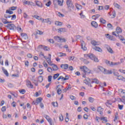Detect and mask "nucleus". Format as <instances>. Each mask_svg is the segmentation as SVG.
Segmentation results:
<instances>
[{
  "label": "nucleus",
  "instance_id": "nucleus-30",
  "mask_svg": "<svg viewBox=\"0 0 125 125\" xmlns=\"http://www.w3.org/2000/svg\"><path fill=\"white\" fill-rule=\"evenodd\" d=\"M56 89H57V93L59 94V95H60V94L62 93V89L60 88V87H58V88Z\"/></svg>",
  "mask_w": 125,
  "mask_h": 125
},
{
  "label": "nucleus",
  "instance_id": "nucleus-6",
  "mask_svg": "<svg viewBox=\"0 0 125 125\" xmlns=\"http://www.w3.org/2000/svg\"><path fill=\"white\" fill-rule=\"evenodd\" d=\"M81 43L82 49H83V50L84 51H85V50H87V48L85 47V42H84V41L81 40Z\"/></svg>",
  "mask_w": 125,
  "mask_h": 125
},
{
  "label": "nucleus",
  "instance_id": "nucleus-13",
  "mask_svg": "<svg viewBox=\"0 0 125 125\" xmlns=\"http://www.w3.org/2000/svg\"><path fill=\"white\" fill-rule=\"evenodd\" d=\"M61 68L63 69V70H67L69 68V65L68 64H63L61 65Z\"/></svg>",
  "mask_w": 125,
  "mask_h": 125
},
{
  "label": "nucleus",
  "instance_id": "nucleus-24",
  "mask_svg": "<svg viewBox=\"0 0 125 125\" xmlns=\"http://www.w3.org/2000/svg\"><path fill=\"white\" fill-rule=\"evenodd\" d=\"M2 70L4 74H5V75L7 77H8L9 74H8V72H7V70H6V69H4V67H2Z\"/></svg>",
  "mask_w": 125,
  "mask_h": 125
},
{
  "label": "nucleus",
  "instance_id": "nucleus-41",
  "mask_svg": "<svg viewBox=\"0 0 125 125\" xmlns=\"http://www.w3.org/2000/svg\"><path fill=\"white\" fill-rule=\"evenodd\" d=\"M59 77V73H57L54 75L53 76V79L54 80H56V79H57V78H58Z\"/></svg>",
  "mask_w": 125,
  "mask_h": 125
},
{
  "label": "nucleus",
  "instance_id": "nucleus-20",
  "mask_svg": "<svg viewBox=\"0 0 125 125\" xmlns=\"http://www.w3.org/2000/svg\"><path fill=\"white\" fill-rule=\"evenodd\" d=\"M36 5L39 6V7H42V3H41L40 1H35Z\"/></svg>",
  "mask_w": 125,
  "mask_h": 125
},
{
  "label": "nucleus",
  "instance_id": "nucleus-63",
  "mask_svg": "<svg viewBox=\"0 0 125 125\" xmlns=\"http://www.w3.org/2000/svg\"><path fill=\"white\" fill-rule=\"evenodd\" d=\"M119 100H120L121 102H122L123 103H125V98H124V99H119Z\"/></svg>",
  "mask_w": 125,
  "mask_h": 125
},
{
  "label": "nucleus",
  "instance_id": "nucleus-1",
  "mask_svg": "<svg viewBox=\"0 0 125 125\" xmlns=\"http://www.w3.org/2000/svg\"><path fill=\"white\" fill-rule=\"evenodd\" d=\"M84 83H85V84H87L90 87H92V84H93V83L98 84L99 83V81L96 78L90 79L88 78H86L84 80Z\"/></svg>",
  "mask_w": 125,
  "mask_h": 125
},
{
  "label": "nucleus",
  "instance_id": "nucleus-39",
  "mask_svg": "<svg viewBox=\"0 0 125 125\" xmlns=\"http://www.w3.org/2000/svg\"><path fill=\"white\" fill-rule=\"evenodd\" d=\"M27 83L28 86H29V87H31V88H33V85L31 83V82L27 81Z\"/></svg>",
  "mask_w": 125,
  "mask_h": 125
},
{
  "label": "nucleus",
  "instance_id": "nucleus-25",
  "mask_svg": "<svg viewBox=\"0 0 125 125\" xmlns=\"http://www.w3.org/2000/svg\"><path fill=\"white\" fill-rule=\"evenodd\" d=\"M62 24L63 23L59 21H56L55 22V25H56V26H62Z\"/></svg>",
  "mask_w": 125,
  "mask_h": 125
},
{
  "label": "nucleus",
  "instance_id": "nucleus-18",
  "mask_svg": "<svg viewBox=\"0 0 125 125\" xmlns=\"http://www.w3.org/2000/svg\"><path fill=\"white\" fill-rule=\"evenodd\" d=\"M91 25H92L93 27H94V28H97V27H98V24H97V22L95 21H92Z\"/></svg>",
  "mask_w": 125,
  "mask_h": 125
},
{
  "label": "nucleus",
  "instance_id": "nucleus-53",
  "mask_svg": "<svg viewBox=\"0 0 125 125\" xmlns=\"http://www.w3.org/2000/svg\"><path fill=\"white\" fill-rule=\"evenodd\" d=\"M57 16H59V17H64V15L61 14L60 12L57 13Z\"/></svg>",
  "mask_w": 125,
  "mask_h": 125
},
{
  "label": "nucleus",
  "instance_id": "nucleus-44",
  "mask_svg": "<svg viewBox=\"0 0 125 125\" xmlns=\"http://www.w3.org/2000/svg\"><path fill=\"white\" fill-rule=\"evenodd\" d=\"M2 21L4 24H8V21H7L6 20L4 19H2Z\"/></svg>",
  "mask_w": 125,
  "mask_h": 125
},
{
  "label": "nucleus",
  "instance_id": "nucleus-42",
  "mask_svg": "<svg viewBox=\"0 0 125 125\" xmlns=\"http://www.w3.org/2000/svg\"><path fill=\"white\" fill-rule=\"evenodd\" d=\"M60 42H67V40H66V39H65L64 38H61Z\"/></svg>",
  "mask_w": 125,
  "mask_h": 125
},
{
  "label": "nucleus",
  "instance_id": "nucleus-56",
  "mask_svg": "<svg viewBox=\"0 0 125 125\" xmlns=\"http://www.w3.org/2000/svg\"><path fill=\"white\" fill-rule=\"evenodd\" d=\"M24 63H25V66H26V67H28L29 66V61H25L24 62Z\"/></svg>",
  "mask_w": 125,
  "mask_h": 125
},
{
  "label": "nucleus",
  "instance_id": "nucleus-14",
  "mask_svg": "<svg viewBox=\"0 0 125 125\" xmlns=\"http://www.w3.org/2000/svg\"><path fill=\"white\" fill-rule=\"evenodd\" d=\"M116 79L117 80H118V81H123V82H125V78H124L122 76L119 75Z\"/></svg>",
  "mask_w": 125,
  "mask_h": 125
},
{
  "label": "nucleus",
  "instance_id": "nucleus-35",
  "mask_svg": "<svg viewBox=\"0 0 125 125\" xmlns=\"http://www.w3.org/2000/svg\"><path fill=\"white\" fill-rule=\"evenodd\" d=\"M105 63H106V64H107V65H108L109 66H112V62H110V61H108V60H106L105 62Z\"/></svg>",
  "mask_w": 125,
  "mask_h": 125
},
{
  "label": "nucleus",
  "instance_id": "nucleus-29",
  "mask_svg": "<svg viewBox=\"0 0 125 125\" xmlns=\"http://www.w3.org/2000/svg\"><path fill=\"white\" fill-rule=\"evenodd\" d=\"M61 38L59 36H55L54 37V39L55 40V41H57V42H60V40Z\"/></svg>",
  "mask_w": 125,
  "mask_h": 125
},
{
  "label": "nucleus",
  "instance_id": "nucleus-58",
  "mask_svg": "<svg viewBox=\"0 0 125 125\" xmlns=\"http://www.w3.org/2000/svg\"><path fill=\"white\" fill-rule=\"evenodd\" d=\"M112 16L113 17H112V18H115V17H116V11L115 10H114L112 12Z\"/></svg>",
  "mask_w": 125,
  "mask_h": 125
},
{
  "label": "nucleus",
  "instance_id": "nucleus-7",
  "mask_svg": "<svg viewBox=\"0 0 125 125\" xmlns=\"http://www.w3.org/2000/svg\"><path fill=\"white\" fill-rule=\"evenodd\" d=\"M49 57L46 58V57L44 56V59H46L47 60V62L48 64H51V54H48Z\"/></svg>",
  "mask_w": 125,
  "mask_h": 125
},
{
  "label": "nucleus",
  "instance_id": "nucleus-27",
  "mask_svg": "<svg viewBox=\"0 0 125 125\" xmlns=\"http://www.w3.org/2000/svg\"><path fill=\"white\" fill-rule=\"evenodd\" d=\"M98 69L101 71V72H103V73H104V71H105V68H103V67L101 66H98Z\"/></svg>",
  "mask_w": 125,
  "mask_h": 125
},
{
  "label": "nucleus",
  "instance_id": "nucleus-22",
  "mask_svg": "<svg viewBox=\"0 0 125 125\" xmlns=\"http://www.w3.org/2000/svg\"><path fill=\"white\" fill-rule=\"evenodd\" d=\"M106 48L107 49V51L109 52L110 53L113 54L114 53V52L113 51V49L110 47L109 46H107Z\"/></svg>",
  "mask_w": 125,
  "mask_h": 125
},
{
  "label": "nucleus",
  "instance_id": "nucleus-26",
  "mask_svg": "<svg viewBox=\"0 0 125 125\" xmlns=\"http://www.w3.org/2000/svg\"><path fill=\"white\" fill-rule=\"evenodd\" d=\"M42 100V99L41 97L38 98L36 99V103L38 104H39V103H41Z\"/></svg>",
  "mask_w": 125,
  "mask_h": 125
},
{
  "label": "nucleus",
  "instance_id": "nucleus-55",
  "mask_svg": "<svg viewBox=\"0 0 125 125\" xmlns=\"http://www.w3.org/2000/svg\"><path fill=\"white\" fill-rule=\"evenodd\" d=\"M36 19H37V20H40V21H42V17L37 16V17H36Z\"/></svg>",
  "mask_w": 125,
  "mask_h": 125
},
{
  "label": "nucleus",
  "instance_id": "nucleus-59",
  "mask_svg": "<svg viewBox=\"0 0 125 125\" xmlns=\"http://www.w3.org/2000/svg\"><path fill=\"white\" fill-rule=\"evenodd\" d=\"M47 71L49 73H52V68L51 67H48Z\"/></svg>",
  "mask_w": 125,
  "mask_h": 125
},
{
  "label": "nucleus",
  "instance_id": "nucleus-10",
  "mask_svg": "<svg viewBox=\"0 0 125 125\" xmlns=\"http://www.w3.org/2000/svg\"><path fill=\"white\" fill-rule=\"evenodd\" d=\"M58 33H67V29L65 28H60L58 29Z\"/></svg>",
  "mask_w": 125,
  "mask_h": 125
},
{
  "label": "nucleus",
  "instance_id": "nucleus-33",
  "mask_svg": "<svg viewBox=\"0 0 125 125\" xmlns=\"http://www.w3.org/2000/svg\"><path fill=\"white\" fill-rule=\"evenodd\" d=\"M42 81H43V77H42V76H39L38 77V82H39V83H42Z\"/></svg>",
  "mask_w": 125,
  "mask_h": 125
},
{
  "label": "nucleus",
  "instance_id": "nucleus-54",
  "mask_svg": "<svg viewBox=\"0 0 125 125\" xmlns=\"http://www.w3.org/2000/svg\"><path fill=\"white\" fill-rule=\"evenodd\" d=\"M43 49H44V50H45L46 51H48L49 48L47 47V46H44L43 47Z\"/></svg>",
  "mask_w": 125,
  "mask_h": 125
},
{
  "label": "nucleus",
  "instance_id": "nucleus-45",
  "mask_svg": "<svg viewBox=\"0 0 125 125\" xmlns=\"http://www.w3.org/2000/svg\"><path fill=\"white\" fill-rule=\"evenodd\" d=\"M52 80V76L50 75L48 77V81L49 82V83H50V82H51Z\"/></svg>",
  "mask_w": 125,
  "mask_h": 125
},
{
  "label": "nucleus",
  "instance_id": "nucleus-31",
  "mask_svg": "<svg viewBox=\"0 0 125 125\" xmlns=\"http://www.w3.org/2000/svg\"><path fill=\"white\" fill-rule=\"evenodd\" d=\"M63 48H65L66 51H68V52H71V50L69 49V46H68V45L65 44V45L63 46Z\"/></svg>",
  "mask_w": 125,
  "mask_h": 125
},
{
  "label": "nucleus",
  "instance_id": "nucleus-5",
  "mask_svg": "<svg viewBox=\"0 0 125 125\" xmlns=\"http://www.w3.org/2000/svg\"><path fill=\"white\" fill-rule=\"evenodd\" d=\"M119 93L120 94V96L121 97V99H124L125 98V90L123 89H120L119 90Z\"/></svg>",
  "mask_w": 125,
  "mask_h": 125
},
{
  "label": "nucleus",
  "instance_id": "nucleus-4",
  "mask_svg": "<svg viewBox=\"0 0 125 125\" xmlns=\"http://www.w3.org/2000/svg\"><path fill=\"white\" fill-rule=\"evenodd\" d=\"M84 57L86 58H90L91 60H94V62H99L98 59L95 57L93 54H89L84 55Z\"/></svg>",
  "mask_w": 125,
  "mask_h": 125
},
{
  "label": "nucleus",
  "instance_id": "nucleus-2",
  "mask_svg": "<svg viewBox=\"0 0 125 125\" xmlns=\"http://www.w3.org/2000/svg\"><path fill=\"white\" fill-rule=\"evenodd\" d=\"M80 69L82 72L83 78H85V75H88V74H90L91 72L90 70L85 66H81Z\"/></svg>",
  "mask_w": 125,
  "mask_h": 125
},
{
  "label": "nucleus",
  "instance_id": "nucleus-32",
  "mask_svg": "<svg viewBox=\"0 0 125 125\" xmlns=\"http://www.w3.org/2000/svg\"><path fill=\"white\" fill-rule=\"evenodd\" d=\"M63 1H64L63 0H58V3L59 5L62 6V5H63Z\"/></svg>",
  "mask_w": 125,
  "mask_h": 125
},
{
  "label": "nucleus",
  "instance_id": "nucleus-21",
  "mask_svg": "<svg viewBox=\"0 0 125 125\" xmlns=\"http://www.w3.org/2000/svg\"><path fill=\"white\" fill-rule=\"evenodd\" d=\"M122 29H121V27H117L116 28V33L117 35H119V34H121L122 33Z\"/></svg>",
  "mask_w": 125,
  "mask_h": 125
},
{
  "label": "nucleus",
  "instance_id": "nucleus-9",
  "mask_svg": "<svg viewBox=\"0 0 125 125\" xmlns=\"http://www.w3.org/2000/svg\"><path fill=\"white\" fill-rule=\"evenodd\" d=\"M42 23H47L49 25L51 24V21H50V19L48 18L46 19H42Z\"/></svg>",
  "mask_w": 125,
  "mask_h": 125
},
{
  "label": "nucleus",
  "instance_id": "nucleus-43",
  "mask_svg": "<svg viewBox=\"0 0 125 125\" xmlns=\"http://www.w3.org/2000/svg\"><path fill=\"white\" fill-rule=\"evenodd\" d=\"M52 105H53V106H54V107H57V106H58V104L57 103V102H53L52 103Z\"/></svg>",
  "mask_w": 125,
  "mask_h": 125
},
{
  "label": "nucleus",
  "instance_id": "nucleus-37",
  "mask_svg": "<svg viewBox=\"0 0 125 125\" xmlns=\"http://www.w3.org/2000/svg\"><path fill=\"white\" fill-rule=\"evenodd\" d=\"M105 105L107 106H108L109 105H112V103L111 102V100H107L106 103H105Z\"/></svg>",
  "mask_w": 125,
  "mask_h": 125
},
{
  "label": "nucleus",
  "instance_id": "nucleus-8",
  "mask_svg": "<svg viewBox=\"0 0 125 125\" xmlns=\"http://www.w3.org/2000/svg\"><path fill=\"white\" fill-rule=\"evenodd\" d=\"M6 27L8 28V29H10V30H15V29H16V27L13 24H8Z\"/></svg>",
  "mask_w": 125,
  "mask_h": 125
},
{
  "label": "nucleus",
  "instance_id": "nucleus-62",
  "mask_svg": "<svg viewBox=\"0 0 125 125\" xmlns=\"http://www.w3.org/2000/svg\"><path fill=\"white\" fill-rule=\"evenodd\" d=\"M60 57H62V56H66L67 55L66 54L63 53H60Z\"/></svg>",
  "mask_w": 125,
  "mask_h": 125
},
{
  "label": "nucleus",
  "instance_id": "nucleus-47",
  "mask_svg": "<svg viewBox=\"0 0 125 125\" xmlns=\"http://www.w3.org/2000/svg\"><path fill=\"white\" fill-rule=\"evenodd\" d=\"M6 13H8L9 14H13V11H11L10 10H7Z\"/></svg>",
  "mask_w": 125,
  "mask_h": 125
},
{
  "label": "nucleus",
  "instance_id": "nucleus-15",
  "mask_svg": "<svg viewBox=\"0 0 125 125\" xmlns=\"http://www.w3.org/2000/svg\"><path fill=\"white\" fill-rule=\"evenodd\" d=\"M23 3H24V4H28V5H33L34 4V3L33 2L27 1L26 0H24L23 1Z\"/></svg>",
  "mask_w": 125,
  "mask_h": 125
},
{
  "label": "nucleus",
  "instance_id": "nucleus-51",
  "mask_svg": "<svg viewBox=\"0 0 125 125\" xmlns=\"http://www.w3.org/2000/svg\"><path fill=\"white\" fill-rule=\"evenodd\" d=\"M43 65L45 68H47V67H48V64H47V63H46L45 61L43 62Z\"/></svg>",
  "mask_w": 125,
  "mask_h": 125
},
{
  "label": "nucleus",
  "instance_id": "nucleus-50",
  "mask_svg": "<svg viewBox=\"0 0 125 125\" xmlns=\"http://www.w3.org/2000/svg\"><path fill=\"white\" fill-rule=\"evenodd\" d=\"M11 17V20H15L16 19V15H13L12 16H10Z\"/></svg>",
  "mask_w": 125,
  "mask_h": 125
},
{
  "label": "nucleus",
  "instance_id": "nucleus-57",
  "mask_svg": "<svg viewBox=\"0 0 125 125\" xmlns=\"http://www.w3.org/2000/svg\"><path fill=\"white\" fill-rule=\"evenodd\" d=\"M44 118L47 120V121H48V120H50V118L48 115H44Z\"/></svg>",
  "mask_w": 125,
  "mask_h": 125
},
{
  "label": "nucleus",
  "instance_id": "nucleus-38",
  "mask_svg": "<svg viewBox=\"0 0 125 125\" xmlns=\"http://www.w3.org/2000/svg\"><path fill=\"white\" fill-rule=\"evenodd\" d=\"M114 5L115 7H116V8H118V9H120V8H121V6L117 3H114Z\"/></svg>",
  "mask_w": 125,
  "mask_h": 125
},
{
  "label": "nucleus",
  "instance_id": "nucleus-34",
  "mask_svg": "<svg viewBox=\"0 0 125 125\" xmlns=\"http://www.w3.org/2000/svg\"><path fill=\"white\" fill-rule=\"evenodd\" d=\"M88 101H89L90 103H93V102H94V98L89 97L88 98Z\"/></svg>",
  "mask_w": 125,
  "mask_h": 125
},
{
  "label": "nucleus",
  "instance_id": "nucleus-16",
  "mask_svg": "<svg viewBox=\"0 0 125 125\" xmlns=\"http://www.w3.org/2000/svg\"><path fill=\"white\" fill-rule=\"evenodd\" d=\"M21 36L22 37V39H24V40H28V35L26 33H21Z\"/></svg>",
  "mask_w": 125,
  "mask_h": 125
},
{
  "label": "nucleus",
  "instance_id": "nucleus-64",
  "mask_svg": "<svg viewBox=\"0 0 125 125\" xmlns=\"http://www.w3.org/2000/svg\"><path fill=\"white\" fill-rule=\"evenodd\" d=\"M10 9L11 10H16V9H17V7L13 6V7L10 8Z\"/></svg>",
  "mask_w": 125,
  "mask_h": 125
},
{
  "label": "nucleus",
  "instance_id": "nucleus-17",
  "mask_svg": "<svg viewBox=\"0 0 125 125\" xmlns=\"http://www.w3.org/2000/svg\"><path fill=\"white\" fill-rule=\"evenodd\" d=\"M104 110L103 108L100 106L98 107L97 111V112H100V115H102L103 114V112H103Z\"/></svg>",
  "mask_w": 125,
  "mask_h": 125
},
{
  "label": "nucleus",
  "instance_id": "nucleus-12",
  "mask_svg": "<svg viewBox=\"0 0 125 125\" xmlns=\"http://www.w3.org/2000/svg\"><path fill=\"white\" fill-rule=\"evenodd\" d=\"M91 44H92V45H94V46H95L96 45H100V44H101V43H100V42H96L94 40L92 41L91 42Z\"/></svg>",
  "mask_w": 125,
  "mask_h": 125
},
{
  "label": "nucleus",
  "instance_id": "nucleus-36",
  "mask_svg": "<svg viewBox=\"0 0 125 125\" xmlns=\"http://www.w3.org/2000/svg\"><path fill=\"white\" fill-rule=\"evenodd\" d=\"M101 121H103L104 122H105V123H107L108 122V120H107V117H101Z\"/></svg>",
  "mask_w": 125,
  "mask_h": 125
},
{
  "label": "nucleus",
  "instance_id": "nucleus-11",
  "mask_svg": "<svg viewBox=\"0 0 125 125\" xmlns=\"http://www.w3.org/2000/svg\"><path fill=\"white\" fill-rule=\"evenodd\" d=\"M49 65H50V66H52L53 71H54L55 72L57 71V70H58V67L57 66V65L52 63V62H51V64H49Z\"/></svg>",
  "mask_w": 125,
  "mask_h": 125
},
{
  "label": "nucleus",
  "instance_id": "nucleus-3",
  "mask_svg": "<svg viewBox=\"0 0 125 125\" xmlns=\"http://www.w3.org/2000/svg\"><path fill=\"white\" fill-rule=\"evenodd\" d=\"M66 4L69 12H72V11L74 10V8L75 7L73 4V1L71 0H67L66 1Z\"/></svg>",
  "mask_w": 125,
  "mask_h": 125
},
{
  "label": "nucleus",
  "instance_id": "nucleus-28",
  "mask_svg": "<svg viewBox=\"0 0 125 125\" xmlns=\"http://www.w3.org/2000/svg\"><path fill=\"white\" fill-rule=\"evenodd\" d=\"M100 22L101 23H102V24H106V20H105L104 19H103V18H101L100 19Z\"/></svg>",
  "mask_w": 125,
  "mask_h": 125
},
{
  "label": "nucleus",
  "instance_id": "nucleus-23",
  "mask_svg": "<svg viewBox=\"0 0 125 125\" xmlns=\"http://www.w3.org/2000/svg\"><path fill=\"white\" fill-rule=\"evenodd\" d=\"M104 73L106 75H111V74H112V70H107L105 69Z\"/></svg>",
  "mask_w": 125,
  "mask_h": 125
},
{
  "label": "nucleus",
  "instance_id": "nucleus-40",
  "mask_svg": "<svg viewBox=\"0 0 125 125\" xmlns=\"http://www.w3.org/2000/svg\"><path fill=\"white\" fill-rule=\"evenodd\" d=\"M75 6L77 9H82V5H79L78 4H75Z\"/></svg>",
  "mask_w": 125,
  "mask_h": 125
},
{
  "label": "nucleus",
  "instance_id": "nucleus-49",
  "mask_svg": "<svg viewBox=\"0 0 125 125\" xmlns=\"http://www.w3.org/2000/svg\"><path fill=\"white\" fill-rule=\"evenodd\" d=\"M36 33L37 34H38V35H42L43 32L42 31L40 30H37L36 31Z\"/></svg>",
  "mask_w": 125,
  "mask_h": 125
},
{
  "label": "nucleus",
  "instance_id": "nucleus-61",
  "mask_svg": "<svg viewBox=\"0 0 125 125\" xmlns=\"http://www.w3.org/2000/svg\"><path fill=\"white\" fill-rule=\"evenodd\" d=\"M70 98L71 99V100H76V97L74 96H70Z\"/></svg>",
  "mask_w": 125,
  "mask_h": 125
},
{
  "label": "nucleus",
  "instance_id": "nucleus-52",
  "mask_svg": "<svg viewBox=\"0 0 125 125\" xmlns=\"http://www.w3.org/2000/svg\"><path fill=\"white\" fill-rule=\"evenodd\" d=\"M39 74H40V75H42V74H43V70L42 69H39Z\"/></svg>",
  "mask_w": 125,
  "mask_h": 125
},
{
  "label": "nucleus",
  "instance_id": "nucleus-19",
  "mask_svg": "<svg viewBox=\"0 0 125 125\" xmlns=\"http://www.w3.org/2000/svg\"><path fill=\"white\" fill-rule=\"evenodd\" d=\"M93 49L96 50V51H98L99 52H102L103 50L102 49H101L100 47L98 46H95L93 48Z\"/></svg>",
  "mask_w": 125,
  "mask_h": 125
},
{
  "label": "nucleus",
  "instance_id": "nucleus-46",
  "mask_svg": "<svg viewBox=\"0 0 125 125\" xmlns=\"http://www.w3.org/2000/svg\"><path fill=\"white\" fill-rule=\"evenodd\" d=\"M19 91L20 93H21V94H25L26 92V90H25V89L20 90Z\"/></svg>",
  "mask_w": 125,
  "mask_h": 125
},
{
  "label": "nucleus",
  "instance_id": "nucleus-60",
  "mask_svg": "<svg viewBox=\"0 0 125 125\" xmlns=\"http://www.w3.org/2000/svg\"><path fill=\"white\" fill-rule=\"evenodd\" d=\"M64 78L63 76H61L59 77V78H58L57 80L58 81H60V80H63V81H64Z\"/></svg>",
  "mask_w": 125,
  "mask_h": 125
},
{
  "label": "nucleus",
  "instance_id": "nucleus-48",
  "mask_svg": "<svg viewBox=\"0 0 125 125\" xmlns=\"http://www.w3.org/2000/svg\"><path fill=\"white\" fill-rule=\"evenodd\" d=\"M80 15L81 16V18L83 19L85 17V16H84L83 13V11L81 12V13L80 14Z\"/></svg>",
  "mask_w": 125,
  "mask_h": 125
}]
</instances>
